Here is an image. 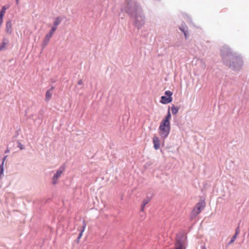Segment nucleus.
<instances>
[{"label": "nucleus", "instance_id": "obj_1", "mask_svg": "<svg viewBox=\"0 0 249 249\" xmlns=\"http://www.w3.org/2000/svg\"><path fill=\"white\" fill-rule=\"evenodd\" d=\"M220 53L225 65L233 71H240L243 65V58L240 54L232 51L227 45L223 46Z\"/></svg>", "mask_w": 249, "mask_h": 249}, {"label": "nucleus", "instance_id": "obj_2", "mask_svg": "<svg viewBox=\"0 0 249 249\" xmlns=\"http://www.w3.org/2000/svg\"><path fill=\"white\" fill-rule=\"evenodd\" d=\"M123 10L130 18L143 11L141 6L135 0H126Z\"/></svg>", "mask_w": 249, "mask_h": 249}, {"label": "nucleus", "instance_id": "obj_3", "mask_svg": "<svg viewBox=\"0 0 249 249\" xmlns=\"http://www.w3.org/2000/svg\"><path fill=\"white\" fill-rule=\"evenodd\" d=\"M134 26L138 30H140L145 22V16L143 11L130 18Z\"/></svg>", "mask_w": 249, "mask_h": 249}, {"label": "nucleus", "instance_id": "obj_4", "mask_svg": "<svg viewBox=\"0 0 249 249\" xmlns=\"http://www.w3.org/2000/svg\"><path fill=\"white\" fill-rule=\"evenodd\" d=\"M171 130L170 124L161 121L159 127V134L163 142L168 136Z\"/></svg>", "mask_w": 249, "mask_h": 249}, {"label": "nucleus", "instance_id": "obj_5", "mask_svg": "<svg viewBox=\"0 0 249 249\" xmlns=\"http://www.w3.org/2000/svg\"><path fill=\"white\" fill-rule=\"evenodd\" d=\"M206 206V202L204 200L200 199L196 203V206L192 211V214L196 216L198 215L204 209Z\"/></svg>", "mask_w": 249, "mask_h": 249}, {"label": "nucleus", "instance_id": "obj_6", "mask_svg": "<svg viewBox=\"0 0 249 249\" xmlns=\"http://www.w3.org/2000/svg\"><path fill=\"white\" fill-rule=\"evenodd\" d=\"M173 92L170 90H166L164 92V95L160 97V103L165 105L170 103L173 101Z\"/></svg>", "mask_w": 249, "mask_h": 249}, {"label": "nucleus", "instance_id": "obj_7", "mask_svg": "<svg viewBox=\"0 0 249 249\" xmlns=\"http://www.w3.org/2000/svg\"><path fill=\"white\" fill-rule=\"evenodd\" d=\"M65 169V164L62 165L59 168L56 170V173L54 174L52 178V183L55 185L57 182L58 178L61 176V175L64 171Z\"/></svg>", "mask_w": 249, "mask_h": 249}, {"label": "nucleus", "instance_id": "obj_8", "mask_svg": "<svg viewBox=\"0 0 249 249\" xmlns=\"http://www.w3.org/2000/svg\"><path fill=\"white\" fill-rule=\"evenodd\" d=\"M178 28L184 34L185 39H187L188 38V28L185 23L183 22Z\"/></svg>", "mask_w": 249, "mask_h": 249}, {"label": "nucleus", "instance_id": "obj_9", "mask_svg": "<svg viewBox=\"0 0 249 249\" xmlns=\"http://www.w3.org/2000/svg\"><path fill=\"white\" fill-rule=\"evenodd\" d=\"M152 140L154 148L156 150H158L160 148V142L159 138L157 136H154L153 137Z\"/></svg>", "mask_w": 249, "mask_h": 249}, {"label": "nucleus", "instance_id": "obj_10", "mask_svg": "<svg viewBox=\"0 0 249 249\" xmlns=\"http://www.w3.org/2000/svg\"><path fill=\"white\" fill-rule=\"evenodd\" d=\"M6 29L5 32L7 34H11L12 33V21L11 20H8L6 22Z\"/></svg>", "mask_w": 249, "mask_h": 249}, {"label": "nucleus", "instance_id": "obj_11", "mask_svg": "<svg viewBox=\"0 0 249 249\" xmlns=\"http://www.w3.org/2000/svg\"><path fill=\"white\" fill-rule=\"evenodd\" d=\"M172 117V115L170 112V107L168 108V109L167 110V113L166 115L164 117L163 120L161 121L162 122L167 123L169 124H170V119Z\"/></svg>", "mask_w": 249, "mask_h": 249}, {"label": "nucleus", "instance_id": "obj_12", "mask_svg": "<svg viewBox=\"0 0 249 249\" xmlns=\"http://www.w3.org/2000/svg\"><path fill=\"white\" fill-rule=\"evenodd\" d=\"M54 89V87L52 86L51 88L47 90L45 93V101L48 102L51 98L52 93L51 91Z\"/></svg>", "mask_w": 249, "mask_h": 249}, {"label": "nucleus", "instance_id": "obj_13", "mask_svg": "<svg viewBox=\"0 0 249 249\" xmlns=\"http://www.w3.org/2000/svg\"><path fill=\"white\" fill-rule=\"evenodd\" d=\"M61 21L62 18L60 17H57L55 18L53 22V26L52 27L55 29H57V26L61 22Z\"/></svg>", "mask_w": 249, "mask_h": 249}, {"label": "nucleus", "instance_id": "obj_14", "mask_svg": "<svg viewBox=\"0 0 249 249\" xmlns=\"http://www.w3.org/2000/svg\"><path fill=\"white\" fill-rule=\"evenodd\" d=\"M9 43V40L7 38L4 37L2 39L1 45L0 46V51L2 50Z\"/></svg>", "mask_w": 249, "mask_h": 249}, {"label": "nucleus", "instance_id": "obj_15", "mask_svg": "<svg viewBox=\"0 0 249 249\" xmlns=\"http://www.w3.org/2000/svg\"><path fill=\"white\" fill-rule=\"evenodd\" d=\"M50 39V38L45 36V37L43 41V42L41 44V47H42V49H43L45 47V46L48 44V43L49 42Z\"/></svg>", "mask_w": 249, "mask_h": 249}, {"label": "nucleus", "instance_id": "obj_16", "mask_svg": "<svg viewBox=\"0 0 249 249\" xmlns=\"http://www.w3.org/2000/svg\"><path fill=\"white\" fill-rule=\"evenodd\" d=\"M179 107H176L175 105H173L171 107L172 113L173 115H176L178 113L179 110Z\"/></svg>", "mask_w": 249, "mask_h": 249}, {"label": "nucleus", "instance_id": "obj_17", "mask_svg": "<svg viewBox=\"0 0 249 249\" xmlns=\"http://www.w3.org/2000/svg\"><path fill=\"white\" fill-rule=\"evenodd\" d=\"M56 29H55L54 28L52 27L50 30L49 31V33L47 34H46V36L51 38L53 35L54 32L56 31Z\"/></svg>", "mask_w": 249, "mask_h": 249}, {"label": "nucleus", "instance_id": "obj_18", "mask_svg": "<svg viewBox=\"0 0 249 249\" xmlns=\"http://www.w3.org/2000/svg\"><path fill=\"white\" fill-rule=\"evenodd\" d=\"M183 15L184 18L187 20L188 22L190 23V24L193 23L191 18L189 15L186 13H184Z\"/></svg>", "mask_w": 249, "mask_h": 249}, {"label": "nucleus", "instance_id": "obj_19", "mask_svg": "<svg viewBox=\"0 0 249 249\" xmlns=\"http://www.w3.org/2000/svg\"><path fill=\"white\" fill-rule=\"evenodd\" d=\"M4 176V164H0V178H2Z\"/></svg>", "mask_w": 249, "mask_h": 249}, {"label": "nucleus", "instance_id": "obj_20", "mask_svg": "<svg viewBox=\"0 0 249 249\" xmlns=\"http://www.w3.org/2000/svg\"><path fill=\"white\" fill-rule=\"evenodd\" d=\"M86 221L84 220H83L82 221V228H81V230H80V232H82V233H83V232L86 229Z\"/></svg>", "mask_w": 249, "mask_h": 249}, {"label": "nucleus", "instance_id": "obj_21", "mask_svg": "<svg viewBox=\"0 0 249 249\" xmlns=\"http://www.w3.org/2000/svg\"><path fill=\"white\" fill-rule=\"evenodd\" d=\"M236 234H234L232 237H231V240L229 241V242L228 243V245L231 244L232 243L234 242V241L236 239Z\"/></svg>", "mask_w": 249, "mask_h": 249}, {"label": "nucleus", "instance_id": "obj_22", "mask_svg": "<svg viewBox=\"0 0 249 249\" xmlns=\"http://www.w3.org/2000/svg\"><path fill=\"white\" fill-rule=\"evenodd\" d=\"M20 131H21L20 128H18V130H17V131L15 132L13 138V139L17 138L19 136Z\"/></svg>", "mask_w": 249, "mask_h": 249}, {"label": "nucleus", "instance_id": "obj_23", "mask_svg": "<svg viewBox=\"0 0 249 249\" xmlns=\"http://www.w3.org/2000/svg\"><path fill=\"white\" fill-rule=\"evenodd\" d=\"M151 201V199H150V197L148 196H146V197L143 199L142 202L144 203L145 204H148L150 201Z\"/></svg>", "mask_w": 249, "mask_h": 249}, {"label": "nucleus", "instance_id": "obj_24", "mask_svg": "<svg viewBox=\"0 0 249 249\" xmlns=\"http://www.w3.org/2000/svg\"><path fill=\"white\" fill-rule=\"evenodd\" d=\"M18 143V147L19 148L20 150L24 149V146L21 143V142L18 140L17 141Z\"/></svg>", "mask_w": 249, "mask_h": 249}, {"label": "nucleus", "instance_id": "obj_25", "mask_svg": "<svg viewBox=\"0 0 249 249\" xmlns=\"http://www.w3.org/2000/svg\"><path fill=\"white\" fill-rule=\"evenodd\" d=\"M8 8L5 5L3 6L0 10V12L4 14L5 13V11L6 9Z\"/></svg>", "mask_w": 249, "mask_h": 249}, {"label": "nucleus", "instance_id": "obj_26", "mask_svg": "<svg viewBox=\"0 0 249 249\" xmlns=\"http://www.w3.org/2000/svg\"><path fill=\"white\" fill-rule=\"evenodd\" d=\"M82 235H83V233L82 232H80L79 233L78 237H77V242H78L79 241V240L82 237Z\"/></svg>", "mask_w": 249, "mask_h": 249}, {"label": "nucleus", "instance_id": "obj_27", "mask_svg": "<svg viewBox=\"0 0 249 249\" xmlns=\"http://www.w3.org/2000/svg\"><path fill=\"white\" fill-rule=\"evenodd\" d=\"M8 156L7 155H5L4 156L3 158L2 159V162H1V164H4V162L6 159V158H7Z\"/></svg>", "mask_w": 249, "mask_h": 249}, {"label": "nucleus", "instance_id": "obj_28", "mask_svg": "<svg viewBox=\"0 0 249 249\" xmlns=\"http://www.w3.org/2000/svg\"><path fill=\"white\" fill-rule=\"evenodd\" d=\"M239 231H240V230H239V227H237L236 228V230H235V232L234 233V234H236V236L238 235V234H239Z\"/></svg>", "mask_w": 249, "mask_h": 249}, {"label": "nucleus", "instance_id": "obj_29", "mask_svg": "<svg viewBox=\"0 0 249 249\" xmlns=\"http://www.w3.org/2000/svg\"><path fill=\"white\" fill-rule=\"evenodd\" d=\"M39 113H40V114L38 116V119H39V120H41V121H42V111L41 110H40Z\"/></svg>", "mask_w": 249, "mask_h": 249}, {"label": "nucleus", "instance_id": "obj_30", "mask_svg": "<svg viewBox=\"0 0 249 249\" xmlns=\"http://www.w3.org/2000/svg\"><path fill=\"white\" fill-rule=\"evenodd\" d=\"M146 204H144V203H142V204L141 205V211H143L144 209V208H145V206Z\"/></svg>", "mask_w": 249, "mask_h": 249}, {"label": "nucleus", "instance_id": "obj_31", "mask_svg": "<svg viewBox=\"0 0 249 249\" xmlns=\"http://www.w3.org/2000/svg\"><path fill=\"white\" fill-rule=\"evenodd\" d=\"M176 249H182V244L180 242L178 246Z\"/></svg>", "mask_w": 249, "mask_h": 249}, {"label": "nucleus", "instance_id": "obj_32", "mask_svg": "<svg viewBox=\"0 0 249 249\" xmlns=\"http://www.w3.org/2000/svg\"><path fill=\"white\" fill-rule=\"evenodd\" d=\"M153 196V194H150V193H148L146 195V196L149 197H150V199H151V198H152Z\"/></svg>", "mask_w": 249, "mask_h": 249}, {"label": "nucleus", "instance_id": "obj_33", "mask_svg": "<svg viewBox=\"0 0 249 249\" xmlns=\"http://www.w3.org/2000/svg\"><path fill=\"white\" fill-rule=\"evenodd\" d=\"M9 152H10V149L8 147H7L6 150L4 151V153L7 154V153H9Z\"/></svg>", "mask_w": 249, "mask_h": 249}, {"label": "nucleus", "instance_id": "obj_34", "mask_svg": "<svg viewBox=\"0 0 249 249\" xmlns=\"http://www.w3.org/2000/svg\"><path fill=\"white\" fill-rule=\"evenodd\" d=\"M82 84H83V81L82 80H80L78 81V85H82Z\"/></svg>", "mask_w": 249, "mask_h": 249}, {"label": "nucleus", "instance_id": "obj_35", "mask_svg": "<svg viewBox=\"0 0 249 249\" xmlns=\"http://www.w3.org/2000/svg\"><path fill=\"white\" fill-rule=\"evenodd\" d=\"M143 36L144 37H145V38H146V37H147V36H148V35H147V34H144V35H143Z\"/></svg>", "mask_w": 249, "mask_h": 249}, {"label": "nucleus", "instance_id": "obj_36", "mask_svg": "<svg viewBox=\"0 0 249 249\" xmlns=\"http://www.w3.org/2000/svg\"><path fill=\"white\" fill-rule=\"evenodd\" d=\"M19 0H16V3L17 4H18Z\"/></svg>", "mask_w": 249, "mask_h": 249}, {"label": "nucleus", "instance_id": "obj_37", "mask_svg": "<svg viewBox=\"0 0 249 249\" xmlns=\"http://www.w3.org/2000/svg\"><path fill=\"white\" fill-rule=\"evenodd\" d=\"M202 249H206L205 246L202 247Z\"/></svg>", "mask_w": 249, "mask_h": 249}, {"label": "nucleus", "instance_id": "obj_38", "mask_svg": "<svg viewBox=\"0 0 249 249\" xmlns=\"http://www.w3.org/2000/svg\"><path fill=\"white\" fill-rule=\"evenodd\" d=\"M52 83H54L55 81L53 80V79L51 80Z\"/></svg>", "mask_w": 249, "mask_h": 249}]
</instances>
